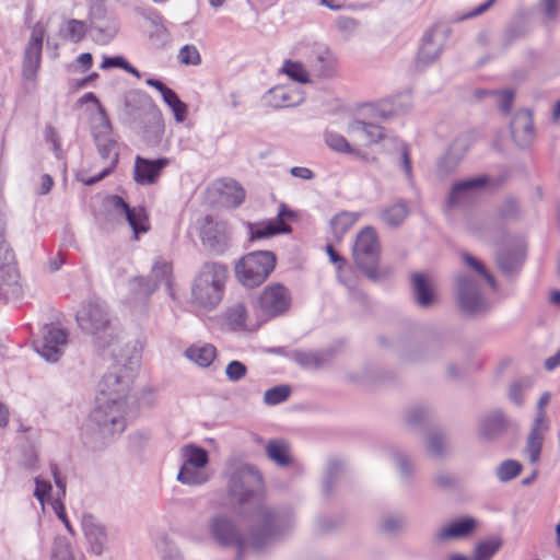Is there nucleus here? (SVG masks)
I'll use <instances>...</instances> for the list:
<instances>
[{
  "label": "nucleus",
  "mask_w": 560,
  "mask_h": 560,
  "mask_svg": "<svg viewBox=\"0 0 560 560\" xmlns=\"http://www.w3.org/2000/svg\"><path fill=\"white\" fill-rule=\"evenodd\" d=\"M133 378L135 369L119 363L103 375L97 385V405L80 428V438L86 447L103 450L125 431Z\"/></svg>",
  "instance_id": "f257e3e1"
},
{
  "label": "nucleus",
  "mask_w": 560,
  "mask_h": 560,
  "mask_svg": "<svg viewBox=\"0 0 560 560\" xmlns=\"http://www.w3.org/2000/svg\"><path fill=\"white\" fill-rule=\"evenodd\" d=\"M226 492L238 508L256 502L254 516L262 523H270L276 511L264 500V482L259 470L252 465H236L228 472Z\"/></svg>",
  "instance_id": "f03ea898"
},
{
  "label": "nucleus",
  "mask_w": 560,
  "mask_h": 560,
  "mask_svg": "<svg viewBox=\"0 0 560 560\" xmlns=\"http://www.w3.org/2000/svg\"><path fill=\"white\" fill-rule=\"evenodd\" d=\"M228 280L225 265L213 261L203 264L191 283V305L207 312L215 310L224 298Z\"/></svg>",
  "instance_id": "7ed1b4c3"
},
{
  "label": "nucleus",
  "mask_w": 560,
  "mask_h": 560,
  "mask_svg": "<svg viewBox=\"0 0 560 560\" xmlns=\"http://www.w3.org/2000/svg\"><path fill=\"white\" fill-rule=\"evenodd\" d=\"M352 257L355 267L371 281H380L392 273L389 267L380 268L381 245L372 226H365L358 233L352 246Z\"/></svg>",
  "instance_id": "20e7f679"
},
{
  "label": "nucleus",
  "mask_w": 560,
  "mask_h": 560,
  "mask_svg": "<svg viewBox=\"0 0 560 560\" xmlns=\"http://www.w3.org/2000/svg\"><path fill=\"white\" fill-rule=\"evenodd\" d=\"M277 265V256L269 250L250 252L235 264L236 280L247 289L264 283Z\"/></svg>",
  "instance_id": "39448f33"
},
{
  "label": "nucleus",
  "mask_w": 560,
  "mask_h": 560,
  "mask_svg": "<svg viewBox=\"0 0 560 560\" xmlns=\"http://www.w3.org/2000/svg\"><path fill=\"white\" fill-rule=\"evenodd\" d=\"M91 130L98 154L104 160L105 166L97 175L84 178L83 183L85 185H93L108 176L115 170L119 158L116 150V141L112 136V126L105 114L101 112L98 116L93 118Z\"/></svg>",
  "instance_id": "423d86ee"
},
{
  "label": "nucleus",
  "mask_w": 560,
  "mask_h": 560,
  "mask_svg": "<svg viewBox=\"0 0 560 560\" xmlns=\"http://www.w3.org/2000/svg\"><path fill=\"white\" fill-rule=\"evenodd\" d=\"M455 294L459 311L469 318L483 316L490 310V303L481 292L480 282L467 273L456 276Z\"/></svg>",
  "instance_id": "0eeeda50"
},
{
  "label": "nucleus",
  "mask_w": 560,
  "mask_h": 560,
  "mask_svg": "<svg viewBox=\"0 0 560 560\" xmlns=\"http://www.w3.org/2000/svg\"><path fill=\"white\" fill-rule=\"evenodd\" d=\"M183 459L177 480L187 486H201L209 481L211 475L206 467L209 463L208 452L195 444H187L180 448Z\"/></svg>",
  "instance_id": "6e6552de"
},
{
  "label": "nucleus",
  "mask_w": 560,
  "mask_h": 560,
  "mask_svg": "<svg viewBox=\"0 0 560 560\" xmlns=\"http://www.w3.org/2000/svg\"><path fill=\"white\" fill-rule=\"evenodd\" d=\"M80 328L96 339L102 340L112 335V325L105 304L101 301H89L77 312Z\"/></svg>",
  "instance_id": "1a4fd4ad"
},
{
  "label": "nucleus",
  "mask_w": 560,
  "mask_h": 560,
  "mask_svg": "<svg viewBox=\"0 0 560 560\" xmlns=\"http://www.w3.org/2000/svg\"><path fill=\"white\" fill-rule=\"evenodd\" d=\"M172 271L173 267L170 261L162 257H156L153 260L150 275L132 279L130 282L131 288L139 295L148 298L162 284L171 288L173 281Z\"/></svg>",
  "instance_id": "9d476101"
},
{
  "label": "nucleus",
  "mask_w": 560,
  "mask_h": 560,
  "mask_svg": "<svg viewBox=\"0 0 560 560\" xmlns=\"http://www.w3.org/2000/svg\"><path fill=\"white\" fill-rule=\"evenodd\" d=\"M67 332L60 327L45 325L42 336L33 343L35 351L46 361L56 362L62 354L67 345Z\"/></svg>",
  "instance_id": "9b49d317"
},
{
  "label": "nucleus",
  "mask_w": 560,
  "mask_h": 560,
  "mask_svg": "<svg viewBox=\"0 0 560 560\" xmlns=\"http://www.w3.org/2000/svg\"><path fill=\"white\" fill-rule=\"evenodd\" d=\"M89 30L95 43L106 45L117 35L119 22L113 13L102 7H96L91 12Z\"/></svg>",
  "instance_id": "f8f14e48"
},
{
  "label": "nucleus",
  "mask_w": 560,
  "mask_h": 560,
  "mask_svg": "<svg viewBox=\"0 0 560 560\" xmlns=\"http://www.w3.org/2000/svg\"><path fill=\"white\" fill-rule=\"evenodd\" d=\"M45 37V28L37 23L31 33L30 42L24 51L23 58V77L25 80H35L40 67L43 40Z\"/></svg>",
  "instance_id": "ddd939ff"
},
{
  "label": "nucleus",
  "mask_w": 560,
  "mask_h": 560,
  "mask_svg": "<svg viewBox=\"0 0 560 560\" xmlns=\"http://www.w3.org/2000/svg\"><path fill=\"white\" fill-rule=\"evenodd\" d=\"M208 530L211 538L222 547L238 545L242 540L241 533L234 521L222 513L210 517Z\"/></svg>",
  "instance_id": "4468645a"
},
{
  "label": "nucleus",
  "mask_w": 560,
  "mask_h": 560,
  "mask_svg": "<svg viewBox=\"0 0 560 560\" xmlns=\"http://www.w3.org/2000/svg\"><path fill=\"white\" fill-rule=\"evenodd\" d=\"M168 164L170 160L166 158L149 160L137 155L133 166V179L141 186L153 185L159 180L163 168Z\"/></svg>",
  "instance_id": "2eb2a0df"
},
{
  "label": "nucleus",
  "mask_w": 560,
  "mask_h": 560,
  "mask_svg": "<svg viewBox=\"0 0 560 560\" xmlns=\"http://www.w3.org/2000/svg\"><path fill=\"white\" fill-rule=\"evenodd\" d=\"M109 203L117 215H124L133 231L135 238L149 229L148 217L143 208H131L121 197L112 196Z\"/></svg>",
  "instance_id": "dca6fc26"
},
{
  "label": "nucleus",
  "mask_w": 560,
  "mask_h": 560,
  "mask_svg": "<svg viewBox=\"0 0 560 560\" xmlns=\"http://www.w3.org/2000/svg\"><path fill=\"white\" fill-rule=\"evenodd\" d=\"M82 529L89 544L90 551L100 557L109 546L107 530L94 516L84 515L82 518Z\"/></svg>",
  "instance_id": "f3484780"
},
{
  "label": "nucleus",
  "mask_w": 560,
  "mask_h": 560,
  "mask_svg": "<svg viewBox=\"0 0 560 560\" xmlns=\"http://www.w3.org/2000/svg\"><path fill=\"white\" fill-rule=\"evenodd\" d=\"M511 136L520 148H527L535 138L533 116L529 109L517 110L510 122Z\"/></svg>",
  "instance_id": "a211bd4d"
},
{
  "label": "nucleus",
  "mask_w": 560,
  "mask_h": 560,
  "mask_svg": "<svg viewBox=\"0 0 560 560\" xmlns=\"http://www.w3.org/2000/svg\"><path fill=\"white\" fill-rule=\"evenodd\" d=\"M487 176L467 178L453 184L447 197V206L453 208L474 197L488 183Z\"/></svg>",
  "instance_id": "6ab92c4d"
},
{
  "label": "nucleus",
  "mask_w": 560,
  "mask_h": 560,
  "mask_svg": "<svg viewBox=\"0 0 560 560\" xmlns=\"http://www.w3.org/2000/svg\"><path fill=\"white\" fill-rule=\"evenodd\" d=\"M19 278L15 255L3 238V229L0 226V285L18 284Z\"/></svg>",
  "instance_id": "aec40b11"
},
{
  "label": "nucleus",
  "mask_w": 560,
  "mask_h": 560,
  "mask_svg": "<svg viewBox=\"0 0 560 560\" xmlns=\"http://www.w3.org/2000/svg\"><path fill=\"white\" fill-rule=\"evenodd\" d=\"M440 30L439 25H433L422 37V46L418 52L417 63L420 66H429L434 62L443 50V42L445 40L448 30L444 31L442 42H436L435 36Z\"/></svg>",
  "instance_id": "412c9836"
},
{
  "label": "nucleus",
  "mask_w": 560,
  "mask_h": 560,
  "mask_svg": "<svg viewBox=\"0 0 560 560\" xmlns=\"http://www.w3.org/2000/svg\"><path fill=\"white\" fill-rule=\"evenodd\" d=\"M508 429V421L500 410H493L481 416L478 420V434L487 441L499 439Z\"/></svg>",
  "instance_id": "4be33fe9"
},
{
  "label": "nucleus",
  "mask_w": 560,
  "mask_h": 560,
  "mask_svg": "<svg viewBox=\"0 0 560 560\" xmlns=\"http://www.w3.org/2000/svg\"><path fill=\"white\" fill-rule=\"evenodd\" d=\"M282 355L293 359L299 365L304 369L316 370L328 364L335 355L332 348L316 350V351H292L284 352Z\"/></svg>",
  "instance_id": "5701e85b"
},
{
  "label": "nucleus",
  "mask_w": 560,
  "mask_h": 560,
  "mask_svg": "<svg viewBox=\"0 0 560 560\" xmlns=\"http://www.w3.org/2000/svg\"><path fill=\"white\" fill-rule=\"evenodd\" d=\"M348 133L365 145L375 144L387 137L383 127L363 120L351 121L348 126Z\"/></svg>",
  "instance_id": "b1692460"
},
{
  "label": "nucleus",
  "mask_w": 560,
  "mask_h": 560,
  "mask_svg": "<svg viewBox=\"0 0 560 560\" xmlns=\"http://www.w3.org/2000/svg\"><path fill=\"white\" fill-rule=\"evenodd\" d=\"M201 240L215 252H222L229 241V231L224 222L209 221L202 228Z\"/></svg>",
  "instance_id": "393cba45"
},
{
  "label": "nucleus",
  "mask_w": 560,
  "mask_h": 560,
  "mask_svg": "<svg viewBox=\"0 0 560 560\" xmlns=\"http://www.w3.org/2000/svg\"><path fill=\"white\" fill-rule=\"evenodd\" d=\"M477 522L474 517H460L452 522L448 526L438 532L435 538L439 541L446 539H459L470 535L476 528Z\"/></svg>",
  "instance_id": "a878e982"
},
{
  "label": "nucleus",
  "mask_w": 560,
  "mask_h": 560,
  "mask_svg": "<svg viewBox=\"0 0 560 560\" xmlns=\"http://www.w3.org/2000/svg\"><path fill=\"white\" fill-rule=\"evenodd\" d=\"M217 190L221 196L222 202L231 208L241 206L245 199L243 187L233 179H221L217 183Z\"/></svg>",
  "instance_id": "bb28decb"
},
{
  "label": "nucleus",
  "mask_w": 560,
  "mask_h": 560,
  "mask_svg": "<svg viewBox=\"0 0 560 560\" xmlns=\"http://www.w3.org/2000/svg\"><path fill=\"white\" fill-rule=\"evenodd\" d=\"M524 257V247L517 244L511 248H503L497 254V262L502 272L511 275L516 271Z\"/></svg>",
  "instance_id": "cd10ccee"
},
{
  "label": "nucleus",
  "mask_w": 560,
  "mask_h": 560,
  "mask_svg": "<svg viewBox=\"0 0 560 560\" xmlns=\"http://www.w3.org/2000/svg\"><path fill=\"white\" fill-rule=\"evenodd\" d=\"M411 287L415 302L423 307H430L434 303L433 290L424 275L415 272L411 275Z\"/></svg>",
  "instance_id": "c85d7f7f"
},
{
  "label": "nucleus",
  "mask_w": 560,
  "mask_h": 560,
  "mask_svg": "<svg viewBox=\"0 0 560 560\" xmlns=\"http://www.w3.org/2000/svg\"><path fill=\"white\" fill-rule=\"evenodd\" d=\"M185 357L200 368H208L217 358V349L211 343L197 342L185 350Z\"/></svg>",
  "instance_id": "c756f323"
},
{
  "label": "nucleus",
  "mask_w": 560,
  "mask_h": 560,
  "mask_svg": "<svg viewBox=\"0 0 560 560\" xmlns=\"http://www.w3.org/2000/svg\"><path fill=\"white\" fill-rule=\"evenodd\" d=\"M258 304L264 315L278 316L280 314V283L266 287L259 296Z\"/></svg>",
  "instance_id": "7c9ffc66"
},
{
  "label": "nucleus",
  "mask_w": 560,
  "mask_h": 560,
  "mask_svg": "<svg viewBox=\"0 0 560 560\" xmlns=\"http://www.w3.org/2000/svg\"><path fill=\"white\" fill-rule=\"evenodd\" d=\"M249 240L258 241L269 238L280 233V210L276 214L275 220H266L260 222H247Z\"/></svg>",
  "instance_id": "2f4dec72"
},
{
  "label": "nucleus",
  "mask_w": 560,
  "mask_h": 560,
  "mask_svg": "<svg viewBox=\"0 0 560 560\" xmlns=\"http://www.w3.org/2000/svg\"><path fill=\"white\" fill-rule=\"evenodd\" d=\"M359 218V212L351 211H341L335 214L329 221L332 238L340 242L346 233L357 223Z\"/></svg>",
  "instance_id": "473e14b6"
},
{
  "label": "nucleus",
  "mask_w": 560,
  "mask_h": 560,
  "mask_svg": "<svg viewBox=\"0 0 560 560\" xmlns=\"http://www.w3.org/2000/svg\"><path fill=\"white\" fill-rule=\"evenodd\" d=\"M343 469V463L334 458L328 462L326 471L323 476L322 492L325 498H331L334 490L338 485Z\"/></svg>",
  "instance_id": "72a5a7b5"
},
{
  "label": "nucleus",
  "mask_w": 560,
  "mask_h": 560,
  "mask_svg": "<svg viewBox=\"0 0 560 560\" xmlns=\"http://www.w3.org/2000/svg\"><path fill=\"white\" fill-rule=\"evenodd\" d=\"M436 342H430L428 345L416 343L402 347L400 350V358L404 361L416 363L427 360L431 354H436Z\"/></svg>",
  "instance_id": "f704fd0d"
},
{
  "label": "nucleus",
  "mask_w": 560,
  "mask_h": 560,
  "mask_svg": "<svg viewBox=\"0 0 560 560\" xmlns=\"http://www.w3.org/2000/svg\"><path fill=\"white\" fill-rule=\"evenodd\" d=\"M223 319L231 330H244L247 320L245 304L243 302H235L228 306L223 313Z\"/></svg>",
  "instance_id": "c9c22d12"
},
{
  "label": "nucleus",
  "mask_w": 560,
  "mask_h": 560,
  "mask_svg": "<svg viewBox=\"0 0 560 560\" xmlns=\"http://www.w3.org/2000/svg\"><path fill=\"white\" fill-rule=\"evenodd\" d=\"M547 430L548 424H536L535 422L533 423L526 441V451L528 453L530 463H535L539 459L542 448V441L545 438V431Z\"/></svg>",
  "instance_id": "e433bc0d"
},
{
  "label": "nucleus",
  "mask_w": 560,
  "mask_h": 560,
  "mask_svg": "<svg viewBox=\"0 0 560 560\" xmlns=\"http://www.w3.org/2000/svg\"><path fill=\"white\" fill-rule=\"evenodd\" d=\"M303 474L302 465L292 456L289 444L282 440V479L290 476L291 481L301 477Z\"/></svg>",
  "instance_id": "4c0bfd02"
},
{
  "label": "nucleus",
  "mask_w": 560,
  "mask_h": 560,
  "mask_svg": "<svg viewBox=\"0 0 560 560\" xmlns=\"http://www.w3.org/2000/svg\"><path fill=\"white\" fill-rule=\"evenodd\" d=\"M527 33V25L522 20L512 21L505 27L502 39H501V49H508L513 43L523 38Z\"/></svg>",
  "instance_id": "58836bf2"
},
{
  "label": "nucleus",
  "mask_w": 560,
  "mask_h": 560,
  "mask_svg": "<svg viewBox=\"0 0 560 560\" xmlns=\"http://www.w3.org/2000/svg\"><path fill=\"white\" fill-rule=\"evenodd\" d=\"M486 95L494 96L497 98L499 109L504 114H508L511 110L515 98V92L513 89L477 91L478 97Z\"/></svg>",
  "instance_id": "ea45409f"
},
{
  "label": "nucleus",
  "mask_w": 560,
  "mask_h": 560,
  "mask_svg": "<svg viewBox=\"0 0 560 560\" xmlns=\"http://www.w3.org/2000/svg\"><path fill=\"white\" fill-rule=\"evenodd\" d=\"M409 214V209L404 200L386 208L382 212V220L389 226H398Z\"/></svg>",
  "instance_id": "a19ab883"
},
{
  "label": "nucleus",
  "mask_w": 560,
  "mask_h": 560,
  "mask_svg": "<svg viewBox=\"0 0 560 560\" xmlns=\"http://www.w3.org/2000/svg\"><path fill=\"white\" fill-rule=\"evenodd\" d=\"M88 32V27L83 21L71 19L67 21L60 28V35L70 42L79 43Z\"/></svg>",
  "instance_id": "79ce46f5"
},
{
  "label": "nucleus",
  "mask_w": 560,
  "mask_h": 560,
  "mask_svg": "<svg viewBox=\"0 0 560 560\" xmlns=\"http://www.w3.org/2000/svg\"><path fill=\"white\" fill-rule=\"evenodd\" d=\"M282 74L300 84L310 83V74L300 61L285 60L282 65Z\"/></svg>",
  "instance_id": "37998d69"
},
{
  "label": "nucleus",
  "mask_w": 560,
  "mask_h": 560,
  "mask_svg": "<svg viewBox=\"0 0 560 560\" xmlns=\"http://www.w3.org/2000/svg\"><path fill=\"white\" fill-rule=\"evenodd\" d=\"M502 546L499 537L479 541L474 550V560H491Z\"/></svg>",
  "instance_id": "c03bdc74"
},
{
  "label": "nucleus",
  "mask_w": 560,
  "mask_h": 560,
  "mask_svg": "<svg viewBox=\"0 0 560 560\" xmlns=\"http://www.w3.org/2000/svg\"><path fill=\"white\" fill-rule=\"evenodd\" d=\"M162 98L172 109L175 120L177 122H183L187 117V105L180 101L178 95L172 89H170Z\"/></svg>",
  "instance_id": "a18cd8bd"
},
{
  "label": "nucleus",
  "mask_w": 560,
  "mask_h": 560,
  "mask_svg": "<svg viewBox=\"0 0 560 560\" xmlns=\"http://www.w3.org/2000/svg\"><path fill=\"white\" fill-rule=\"evenodd\" d=\"M522 471V464L515 459L503 460L495 469V476L501 482H509Z\"/></svg>",
  "instance_id": "49530a36"
},
{
  "label": "nucleus",
  "mask_w": 560,
  "mask_h": 560,
  "mask_svg": "<svg viewBox=\"0 0 560 560\" xmlns=\"http://www.w3.org/2000/svg\"><path fill=\"white\" fill-rule=\"evenodd\" d=\"M407 526V520L402 514H389L382 518L381 529L389 535L401 533Z\"/></svg>",
  "instance_id": "de8ad7c7"
},
{
  "label": "nucleus",
  "mask_w": 560,
  "mask_h": 560,
  "mask_svg": "<svg viewBox=\"0 0 560 560\" xmlns=\"http://www.w3.org/2000/svg\"><path fill=\"white\" fill-rule=\"evenodd\" d=\"M324 139L326 144L338 152L349 153V154H357V150H354L347 141V139L334 131H326L324 135Z\"/></svg>",
  "instance_id": "09e8293b"
},
{
  "label": "nucleus",
  "mask_w": 560,
  "mask_h": 560,
  "mask_svg": "<svg viewBox=\"0 0 560 560\" xmlns=\"http://www.w3.org/2000/svg\"><path fill=\"white\" fill-rule=\"evenodd\" d=\"M50 560H74L71 545L66 537L55 538Z\"/></svg>",
  "instance_id": "8fccbe9b"
},
{
  "label": "nucleus",
  "mask_w": 560,
  "mask_h": 560,
  "mask_svg": "<svg viewBox=\"0 0 560 560\" xmlns=\"http://www.w3.org/2000/svg\"><path fill=\"white\" fill-rule=\"evenodd\" d=\"M304 92L294 85L282 84V108L294 107L304 102Z\"/></svg>",
  "instance_id": "3c124183"
},
{
  "label": "nucleus",
  "mask_w": 560,
  "mask_h": 560,
  "mask_svg": "<svg viewBox=\"0 0 560 560\" xmlns=\"http://www.w3.org/2000/svg\"><path fill=\"white\" fill-rule=\"evenodd\" d=\"M427 448L431 455L442 457L446 454L445 435L441 431H433L427 438Z\"/></svg>",
  "instance_id": "603ef678"
},
{
  "label": "nucleus",
  "mask_w": 560,
  "mask_h": 560,
  "mask_svg": "<svg viewBox=\"0 0 560 560\" xmlns=\"http://www.w3.org/2000/svg\"><path fill=\"white\" fill-rule=\"evenodd\" d=\"M313 67L317 74L322 78H332L336 72L334 61L327 52L317 55Z\"/></svg>",
  "instance_id": "864d4df0"
},
{
  "label": "nucleus",
  "mask_w": 560,
  "mask_h": 560,
  "mask_svg": "<svg viewBox=\"0 0 560 560\" xmlns=\"http://www.w3.org/2000/svg\"><path fill=\"white\" fill-rule=\"evenodd\" d=\"M463 260L470 267L472 268L478 275H480L481 277H483V279L489 283V285L492 288V289H495V279L493 278V276L491 273L488 272V270L486 269V267L483 266V264L477 259L475 256L468 254V253H464L463 254Z\"/></svg>",
  "instance_id": "5fc2aeb1"
},
{
  "label": "nucleus",
  "mask_w": 560,
  "mask_h": 560,
  "mask_svg": "<svg viewBox=\"0 0 560 560\" xmlns=\"http://www.w3.org/2000/svg\"><path fill=\"white\" fill-rule=\"evenodd\" d=\"M180 63L186 66H198L201 62V57L194 45H185L183 46L177 56Z\"/></svg>",
  "instance_id": "6e6d98bb"
},
{
  "label": "nucleus",
  "mask_w": 560,
  "mask_h": 560,
  "mask_svg": "<svg viewBox=\"0 0 560 560\" xmlns=\"http://www.w3.org/2000/svg\"><path fill=\"white\" fill-rule=\"evenodd\" d=\"M539 8L546 23L556 22L560 14V0H539Z\"/></svg>",
  "instance_id": "4d7b16f0"
},
{
  "label": "nucleus",
  "mask_w": 560,
  "mask_h": 560,
  "mask_svg": "<svg viewBox=\"0 0 560 560\" xmlns=\"http://www.w3.org/2000/svg\"><path fill=\"white\" fill-rule=\"evenodd\" d=\"M394 459L397 465L400 477L407 480L411 479L413 476V464L410 457L402 452H396L394 455Z\"/></svg>",
  "instance_id": "13d9d810"
},
{
  "label": "nucleus",
  "mask_w": 560,
  "mask_h": 560,
  "mask_svg": "<svg viewBox=\"0 0 560 560\" xmlns=\"http://www.w3.org/2000/svg\"><path fill=\"white\" fill-rule=\"evenodd\" d=\"M430 415V410L424 407H413L411 408L406 416V422L411 428H417L421 425Z\"/></svg>",
  "instance_id": "bf43d9fd"
},
{
  "label": "nucleus",
  "mask_w": 560,
  "mask_h": 560,
  "mask_svg": "<svg viewBox=\"0 0 560 560\" xmlns=\"http://www.w3.org/2000/svg\"><path fill=\"white\" fill-rule=\"evenodd\" d=\"M458 164V160L451 152L442 156L438 162V174L440 177H445L453 173Z\"/></svg>",
  "instance_id": "052dcab7"
},
{
  "label": "nucleus",
  "mask_w": 560,
  "mask_h": 560,
  "mask_svg": "<svg viewBox=\"0 0 560 560\" xmlns=\"http://www.w3.org/2000/svg\"><path fill=\"white\" fill-rule=\"evenodd\" d=\"M246 373V365L237 360L231 361L225 368V375L231 382H238Z\"/></svg>",
  "instance_id": "680f3d73"
},
{
  "label": "nucleus",
  "mask_w": 560,
  "mask_h": 560,
  "mask_svg": "<svg viewBox=\"0 0 560 560\" xmlns=\"http://www.w3.org/2000/svg\"><path fill=\"white\" fill-rule=\"evenodd\" d=\"M458 479L448 472L440 471L433 477V483L443 490H450L457 486Z\"/></svg>",
  "instance_id": "e2e57ef3"
},
{
  "label": "nucleus",
  "mask_w": 560,
  "mask_h": 560,
  "mask_svg": "<svg viewBox=\"0 0 560 560\" xmlns=\"http://www.w3.org/2000/svg\"><path fill=\"white\" fill-rule=\"evenodd\" d=\"M51 490L52 487L50 482L42 480L40 478H35L34 497L42 503V505L50 499Z\"/></svg>",
  "instance_id": "0e129e2a"
},
{
  "label": "nucleus",
  "mask_w": 560,
  "mask_h": 560,
  "mask_svg": "<svg viewBox=\"0 0 560 560\" xmlns=\"http://www.w3.org/2000/svg\"><path fill=\"white\" fill-rule=\"evenodd\" d=\"M551 395L549 392H545L538 399L537 402V415L535 417L534 422L536 424H547L546 423V412L545 407L549 404Z\"/></svg>",
  "instance_id": "69168bd1"
},
{
  "label": "nucleus",
  "mask_w": 560,
  "mask_h": 560,
  "mask_svg": "<svg viewBox=\"0 0 560 560\" xmlns=\"http://www.w3.org/2000/svg\"><path fill=\"white\" fill-rule=\"evenodd\" d=\"M335 23H336L337 28L340 32L347 33V34H351L358 27L357 20H354L353 18H349V16H339L336 19Z\"/></svg>",
  "instance_id": "338daca9"
},
{
  "label": "nucleus",
  "mask_w": 560,
  "mask_h": 560,
  "mask_svg": "<svg viewBox=\"0 0 560 560\" xmlns=\"http://www.w3.org/2000/svg\"><path fill=\"white\" fill-rule=\"evenodd\" d=\"M277 88H271L261 98V105L267 108L277 109L280 106L278 96H277Z\"/></svg>",
  "instance_id": "774afa93"
}]
</instances>
